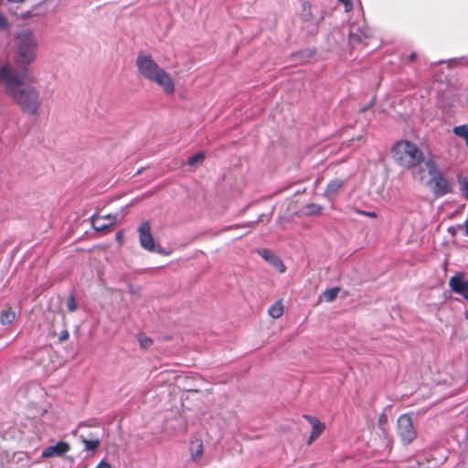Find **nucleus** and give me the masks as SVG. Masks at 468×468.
<instances>
[{"instance_id": "obj_34", "label": "nucleus", "mask_w": 468, "mask_h": 468, "mask_svg": "<svg viewBox=\"0 0 468 468\" xmlns=\"http://www.w3.org/2000/svg\"><path fill=\"white\" fill-rule=\"evenodd\" d=\"M374 101H375V100H374V99H372V100L370 101V102L368 103V105H367V106H366V107L363 109V111H366V110L369 109V108L374 104Z\"/></svg>"}, {"instance_id": "obj_23", "label": "nucleus", "mask_w": 468, "mask_h": 468, "mask_svg": "<svg viewBox=\"0 0 468 468\" xmlns=\"http://www.w3.org/2000/svg\"><path fill=\"white\" fill-rule=\"evenodd\" d=\"M306 213L308 215H317L321 212L322 207L316 204H309L306 207Z\"/></svg>"}, {"instance_id": "obj_22", "label": "nucleus", "mask_w": 468, "mask_h": 468, "mask_svg": "<svg viewBox=\"0 0 468 468\" xmlns=\"http://www.w3.org/2000/svg\"><path fill=\"white\" fill-rule=\"evenodd\" d=\"M204 158H205V154L202 152H199L197 154L191 155L187 160V164L189 165H195L196 164L202 162L204 160Z\"/></svg>"}, {"instance_id": "obj_18", "label": "nucleus", "mask_w": 468, "mask_h": 468, "mask_svg": "<svg viewBox=\"0 0 468 468\" xmlns=\"http://www.w3.org/2000/svg\"><path fill=\"white\" fill-rule=\"evenodd\" d=\"M268 313L271 317L279 318L283 313L282 304L280 302H276L269 308Z\"/></svg>"}, {"instance_id": "obj_35", "label": "nucleus", "mask_w": 468, "mask_h": 468, "mask_svg": "<svg viewBox=\"0 0 468 468\" xmlns=\"http://www.w3.org/2000/svg\"><path fill=\"white\" fill-rule=\"evenodd\" d=\"M415 58H416V53H411V54L409 56V60H410V61H413Z\"/></svg>"}, {"instance_id": "obj_36", "label": "nucleus", "mask_w": 468, "mask_h": 468, "mask_svg": "<svg viewBox=\"0 0 468 468\" xmlns=\"http://www.w3.org/2000/svg\"><path fill=\"white\" fill-rule=\"evenodd\" d=\"M385 420H386V416H384V415H383V416H381V417L379 418V422H382V421H384Z\"/></svg>"}, {"instance_id": "obj_24", "label": "nucleus", "mask_w": 468, "mask_h": 468, "mask_svg": "<svg viewBox=\"0 0 468 468\" xmlns=\"http://www.w3.org/2000/svg\"><path fill=\"white\" fill-rule=\"evenodd\" d=\"M67 309L69 312H74L77 309L76 300L73 294H70L67 300Z\"/></svg>"}, {"instance_id": "obj_11", "label": "nucleus", "mask_w": 468, "mask_h": 468, "mask_svg": "<svg viewBox=\"0 0 468 468\" xmlns=\"http://www.w3.org/2000/svg\"><path fill=\"white\" fill-rule=\"evenodd\" d=\"M304 418L308 420L310 425L312 426L311 434L307 440V443L311 444L314 440H316L324 429V424L320 422V420L314 416L304 415Z\"/></svg>"}, {"instance_id": "obj_5", "label": "nucleus", "mask_w": 468, "mask_h": 468, "mask_svg": "<svg viewBox=\"0 0 468 468\" xmlns=\"http://www.w3.org/2000/svg\"><path fill=\"white\" fill-rule=\"evenodd\" d=\"M426 171L431 176L430 179L427 181V185L431 187L435 197H440L452 192L450 184L443 176L433 159H429L426 162Z\"/></svg>"}, {"instance_id": "obj_21", "label": "nucleus", "mask_w": 468, "mask_h": 468, "mask_svg": "<svg viewBox=\"0 0 468 468\" xmlns=\"http://www.w3.org/2000/svg\"><path fill=\"white\" fill-rule=\"evenodd\" d=\"M301 17L303 20L307 21L312 17L311 5L309 2H303L302 6Z\"/></svg>"}, {"instance_id": "obj_32", "label": "nucleus", "mask_w": 468, "mask_h": 468, "mask_svg": "<svg viewBox=\"0 0 468 468\" xmlns=\"http://www.w3.org/2000/svg\"><path fill=\"white\" fill-rule=\"evenodd\" d=\"M360 213L364 214V215H367L368 217H371V218H376L377 217V214L374 211H368V212L361 211Z\"/></svg>"}, {"instance_id": "obj_14", "label": "nucleus", "mask_w": 468, "mask_h": 468, "mask_svg": "<svg viewBox=\"0 0 468 468\" xmlns=\"http://www.w3.org/2000/svg\"><path fill=\"white\" fill-rule=\"evenodd\" d=\"M369 29L367 27H356L352 25L349 31V39L352 43L362 42L363 39L368 37Z\"/></svg>"}, {"instance_id": "obj_9", "label": "nucleus", "mask_w": 468, "mask_h": 468, "mask_svg": "<svg viewBox=\"0 0 468 468\" xmlns=\"http://www.w3.org/2000/svg\"><path fill=\"white\" fill-rule=\"evenodd\" d=\"M70 450V446L68 442L60 441L56 444L46 447L41 453L43 458L60 457L63 456Z\"/></svg>"}, {"instance_id": "obj_19", "label": "nucleus", "mask_w": 468, "mask_h": 468, "mask_svg": "<svg viewBox=\"0 0 468 468\" xmlns=\"http://www.w3.org/2000/svg\"><path fill=\"white\" fill-rule=\"evenodd\" d=\"M338 292H339L338 287H332V288L326 289L324 292L323 295H324V300L327 303H331L337 297Z\"/></svg>"}, {"instance_id": "obj_8", "label": "nucleus", "mask_w": 468, "mask_h": 468, "mask_svg": "<svg viewBox=\"0 0 468 468\" xmlns=\"http://www.w3.org/2000/svg\"><path fill=\"white\" fill-rule=\"evenodd\" d=\"M449 285L453 292L468 300V279H465L463 273H457L452 276L450 279Z\"/></svg>"}, {"instance_id": "obj_12", "label": "nucleus", "mask_w": 468, "mask_h": 468, "mask_svg": "<svg viewBox=\"0 0 468 468\" xmlns=\"http://www.w3.org/2000/svg\"><path fill=\"white\" fill-rule=\"evenodd\" d=\"M259 254L266 261H268L271 266H273L275 269H277L281 273L285 271V266L282 263L280 257L276 256L270 250L266 249H262L259 251Z\"/></svg>"}, {"instance_id": "obj_28", "label": "nucleus", "mask_w": 468, "mask_h": 468, "mask_svg": "<svg viewBox=\"0 0 468 468\" xmlns=\"http://www.w3.org/2000/svg\"><path fill=\"white\" fill-rule=\"evenodd\" d=\"M338 1L345 5L346 12H349L352 9L353 5H352L351 0H338Z\"/></svg>"}, {"instance_id": "obj_20", "label": "nucleus", "mask_w": 468, "mask_h": 468, "mask_svg": "<svg viewBox=\"0 0 468 468\" xmlns=\"http://www.w3.org/2000/svg\"><path fill=\"white\" fill-rule=\"evenodd\" d=\"M16 318L15 312L11 310L5 311L1 316H0V322L2 324H11Z\"/></svg>"}, {"instance_id": "obj_2", "label": "nucleus", "mask_w": 468, "mask_h": 468, "mask_svg": "<svg viewBox=\"0 0 468 468\" xmlns=\"http://www.w3.org/2000/svg\"><path fill=\"white\" fill-rule=\"evenodd\" d=\"M395 161L402 167L412 169V176L420 182L425 178L426 162L432 159L426 155L415 144L402 140L392 148Z\"/></svg>"}, {"instance_id": "obj_1", "label": "nucleus", "mask_w": 468, "mask_h": 468, "mask_svg": "<svg viewBox=\"0 0 468 468\" xmlns=\"http://www.w3.org/2000/svg\"><path fill=\"white\" fill-rule=\"evenodd\" d=\"M27 70H17L10 63H5L0 68V83L5 87L7 95L30 116L37 114L41 106L39 91L30 84Z\"/></svg>"}, {"instance_id": "obj_13", "label": "nucleus", "mask_w": 468, "mask_h": 468, "mask_svg": "<svg viewBox=\"0 0 468 468\" xmlns=\"http://www.w3.org/2000/svg\"><path fill=\"white\" fill-rule=\"evenodd\" d=\"M343 186L344 181L342 179L335 178L331 180L324 189V197L329 200H333L337 196Z\"/></svg>"}, {"instance_id": "obj_6", "label": "nucleus", "mask_w": 468, "mask_h": 468, "mask_svg": "<svg viewBox=\"0 0 468 468\" xmlns=\"http://www.w3.org/2000/svg\"><path fill=\"white\" fill-rule=\"evenodd\" d=\"M398 433L404 444H409L417 437L413 421L409 414H403L398 419Z\"/></svg>"}, {"instance_id": "obj_16", "label": "nucleus", "mask_w": 468, "mask_h": 468, "mask_svg": "<svg viewBox=\"0 0 468 468\" xmlns=\"http://www.w3.org/2000/svg\"><path fill=\"white\" fill-rule=\"evenodd\" d=\"M452 133L456 136L463 138L465 141L466 146L468 147V124L454 126Z\"/></svg>"}, {"instance_id": "obj_3", "label": "nucleus", "mask_w": 468, "mask_h": 468, "mask_svg": "<svg viewBox=\"0 0 468 468\" xmlns=\"http://www.w3.org/2000/svg\"><path fill=\"white\" fill-rule=\"evenodd\" d=\"M135 65L140 75L145 80L157 84L168 94L174 93L175 84L172 78L154 60L150 54L139 52Z\"/></svg>"}, {"instance_id": "obj_4", "label": "nucleus", "mask_w": 468, "mask_h": 468, "mask_svg": "<svg viewBox=\"0 0 468 468\" xmlns=\"http://www.w3.org/2000/svg\"><path fill=\"white\" fill-rule=\"evenodd\" d=\"M38 40L30 29L19 31L15 37L14 60L19 66L18 70H27V67L36 61Z\"/></svg>"}, {"instance_id": "obj_27", "label": "nucleus", "mask_w": 468, "mask_h": 468, "mask_svg": "<svg viewBox=\"0 0 468 468\" xmlns=\"http://www.w3.org/2000/svg\"><path fill=\"white\" fill-rule=\"evenodd\" d=\"M153 252H156L160 255H169L170 252L166 250L165 248L161 247L160 245L154 246V250Z\"/></svg>"}, {"instance_id": "obj_25", "label": "nucleus", "mask_w": 468, "mask_h": 468, "mask_svg": "<svg viewBox=\"0 0 468 468\" xmlns=\"http://www.w3.org/2000/svg\"><path fill=\"white\" fill-rule=\"evenodd\" d=\"M460 186L463 195L468 199V177L460 181Z\"/></svg>"}, {"instance_id": "obj_10", "label": "nucleus", "mask_w": 468, "mask_h": 468, "mask_svg": "<svg viewBox=\"0 0 468 468\" xmlns=\"http://www.w3.org/2000/svg\"><path fill=\"white\" fill-rule=\"evenodd\" d=\"M116 216L108 214L102 217H91V226L98 231L105 230L115 222Z\"/></svg>"}, {"instance_id": "obj_29", "label": "nucleus", "mask_w": 468, "mask_h": 468, "mask_svg": "<svg viewBox=\"0 0 468 468\" xmlns=\"http://www.w3.org/2000/svg\"><path fill=\"white\" fill-rule=\"evenodd\" d=\"M6 24L7 23H6L5 16L2 14H0V28L5 27Z\"/></svg>"}, {"instance_id": "obj_37", "label": "nucleus", "mask_w": 468, "mask_h": 468, "mask_svg": "<svg viewBox=\"0 0 468 468\" xmlns=\"http://www.w3.org/2000/svg\"><path fill=\"white\" fill-rule=\"evenodd\" d=\"M9 2H15V3H19V2H23L24 0H8Z\"/></svg>"}, {"instance_id": "obj_15", "label": "nucleus", "mask_w": 468, "mask_h": 468, "mask_svg": "<svg viewBox=\"0 0 468 468\" xmlns=\"http://www.w3.org/2000/svg\"><path fill=\"white\" fill-rule=\"evenodd\" d=\"M191 458L195 463H197L203 455V444L198 439L191 441L190 445Z\"/></svg>"}, {"instance_id": "obj_26", "label": "nucleus", "mask_w": 468, "mask_h": 468, "mask_svg": "<svg viewBox=\"0 0 468 468\" xmlns=\"http://www.w3.org/2000/svg\"><path fill=\"white\" fill-rule=\"evenodd\" d=\"M139 342L143 348H148L152 345V340L144 336H140Z\"/></svg>"}, {"instance_id": "obj_33", "label": "nucleus", "mask_w": 468, "mask_h": 468, "mask_svg": "<svg viewBox=\"0 0 468 468\" xmlns=\"http://www.w3.org/2000/svg\"><path fill=\"white\" fill-rule=\"evenodd\" d=\"M116 240L121 243L122 241V232H118L116 234Z\"/></svg>"}, {"instance_id": "obj_31", "label": "nucleus", "mask_w": 468, "mask_h": 468, "mask_svg": "<svg viewBox=\"0 0 468 468\" xmlns=\"http://www.w3.org/2000/svg\"><path fill=\"white\" fill-rule=\"evenodd\" d=\"M96 468H111V465L107 463V462H104V461H101Z\"/></svg>"}, {"instance_id": "obj_7", "label": "nucleus", "mask_w": 468, "mask_h": 468, "mask_svg": "<svg viewBox=\"0 0 468 468\" xmlns=\"http://www.w3.org/2000/svg\"><path fill=\"white\" fill-rule=\"evenodd\" d=\"M137 231L140 246L147 251H154L155 242L152 235L151 225L149 221H142L138 227Z\"/></svg>"}, {"instance_id": "obj_17", "label": "nucleus", "mask_w": 468, "mask_h": 468, "mask_svg": "<svg viewBox=\"0 0 468 468\" xmlns=\"http://www.w3.org/2000/svg\"><path fill=\"white\" fill-rule=\"evenodd\" d=\"M80 438H81V442L83 443L84 448L87 451L95 452L100 446L101 441L98 438L97 439H87V438H84L83 436H81Z\"/></svg>"}, {"instance_id": "obj_30", "label": "nucleus", "mask_w": 468, "mask_h": 468, "mask_svg": "<svg viewBox=\"0 0 468 468\" xmlns=\"http://www.w3.org/2000/svg\"><path fill=\"white\" fill-rule=\"evenodd\" d=\"M68 337H69V333H68V331H67V330L62 331V332L60 333V335H59V340H60V341H64V340H66Z\"/></svg>"}]
</instances>
